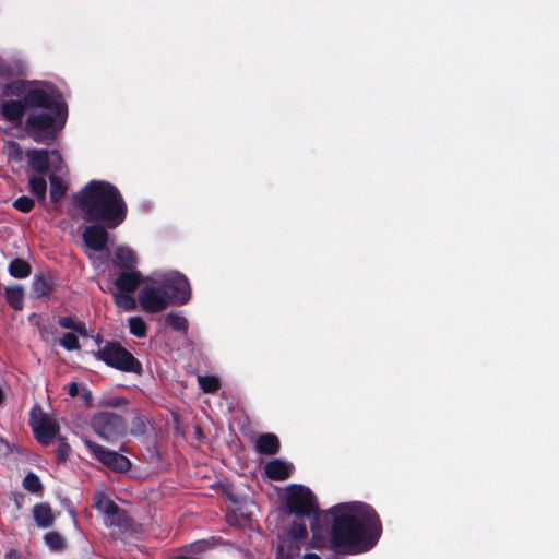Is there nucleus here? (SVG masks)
I'll list each match as a JSON object with an SVG mask.
<instances>
[{"mask_svg":"<svg viewBox=\"0 0 559 559\" xmlns=\"http://www.w3.org/2000/svg\"><path fill=\"white\" fill-rule=\"evenodd\" d=\"M2 114L14 122L21 121L23 115L27 114V132L39 142L56 130V120L61 115L60 95L51 86H33L25 91L23 102H4Z\"/></svg>","mask_w":559,"mask_h":559,"instance_id":"f257e3e1","label":"nucleus"},{"mask_svg":"<svg viewBox=\"0 0 559 559\" xmlns=\"http://www.w3.org/2000/svg\"><path fill=\"white\" fill-rule=\"evenodd\" d=\"M380 522L376 512L367 504L341 506L331 531L335 548L348 554L370 549L380 535Z\"/></svg>","mask_w":559,"mask_h":559,"instance_id":"f03ea898","label":"nucleus"},{"mask_svg":"<svg viewBox=\"0 0 559 559\" xmlns=\"http://www.w3.org/2000/svg\"><path fill=\"white\" fill-rule=\"evenodd\" d=\"M76 202L87 222H102L108 228L118 227L126 218L127 205L119 190L106 181H91L76 195Z\"/></svg>","mask_w":559,"mask_h":559,"instance_id":"7ed1b4c3","label":"nucleus"},{"mask_svg":"<svg viewBox=\"0 0 559 559\" xmlns=\"http://www.w3.org/2000/svg\"><path fill=\"white\" fill-rule=\"evenodd\" d=\"M95 357L104 361L106 365L124 372H134L140 374L142 371L141 362L116 342H107L95 353Z\"/></svg>","mask_w":559,"mask_h":559,"instance_id":"20e7f679","label":"nucleus"},{"mask_svg":"<svg viewBox=\"0 0 559 559\" xmlns=\"http://www.w3.org/2000/svg\"><path fill=\"white\" fill-rule=\"evenodd\" d=\"M156 284L167 292L171 304H187L191 297V287L188 278L179 272H169L156 278Z\"/></svg>","mask_w":559,"mask_h":559,"instance_id":"39448f33","label":"nucleus"},{"mask_svg":"<svg viewBox=\"0 0 559 559\" xmlns=\"http://www.w3.org/2000/svg\"><path fill=\"white\" fill-rule=\"evenodd\" d=\"M29 425L41 444H49L59 432V425L55 418L43 412L39 406H34L29 414Z\"/></svg>","mask_w":559,"mask_h":559,"instance_id":"423d86ee","label":"nucleus"},{"mask_svg":"<svg viewBox=\"0 0 559 559\" xmlns=\"http://www.w3.org/2000/svg\"><path fill=\"white\" fill-rule=\"evenodd\" d=\"M139 304L145 312L156 313L166 309L170 304L167 292L162 287V284L145 285L139 294Z\"/></svg>","mask_w":559,"mask_h":559,"instance_id":"0eeeda50","label":"nucleus"},{"mask_svg":"<svg viewBox=\"0 0 559 559\" xmlns=\"http://www.w3.org/2000/svg\"><path fill=\"white\" fill-rule=\"evenodd\" d=\"M92 426L95 432L105 440L121 436L126 430L123 419L119 415L108 412L95 415Z\"/></svg>","mask_w":559,"mask_h":559,"instance_id":"6e6552de","label":"nucleus"},{"mask_svg":"<svg viewBox=\"0 0 559 559\" xmlns=\"http://www.w3.org/2000/svg\"><path fill=\"white\" fill-rule=\"evenodd\" d=\"M94 507L104 514L107 526L127 527L129 518L124 510L120 509L104 493H97L94 498Z\"/></svg>","mask_w":559,"mask_h":559,"instance_id":"1a4fd4ad","label":"nucleus"},{"mask_svg":"<svg viewBox=\"0 0 559 559\" xmlns=\"http://www.w3.org/2000/svg\"><path fill=\"white\" fill-rule=\"evenodd\" d=\"M86 449L104 465L116 472H126L130 468V461L116 451L106 449L91 440H84Z\"/></svg>","mask_w":559,"mask_h":559,"instance_id":"9d476101","label":"nucleus"},{"mask_svg":"<svg viewBox=\"0 0 559 559\" xmlns=\"http://www.w3.org/2000/svg\"><path fill=\"white\" fill-rule=\"evenodd\" d=\"M25 156L27 157L32 169L40 175H44L49 170L50 163L55 170H61L62 159L57 151L49 152L47 150H28L25 153Z\"/></svg>","mask_w":559,"mask_h":559,"instance_id":"9b49d317","label":"nucleus"},{"mask_svg":"<svg viewBox=\"0 0 559 559\" xmlns=\"http://www.w3.org/2000/svg\"><path fill=\"white\" fill-rule=\"evenodd\" d=\"M287 503L290 512L298 515H308L314 510V498L312 492L308 488L301 486L290 489Z\"/></svg>","mask_w":559,"mask_h":559,"instance_id":"f8f14e48","label":"nucleus"},{"mask_svg":"<svg viewBox=\"0 0 559 559\" xmlns=\"http://www.w3.org/2000/svg\"><path fill=\"white\" fill-rule=\"evenodd\" d=\"M108 237V233L103 226L87 225L82 228L84 245L92 251H105L107 249Z\"/></svg>","mask_w":559,"mask_h":559,"instance_id":"ddd939ff","label":"nucleus"},{"mask_svg":"<svg viewBox=\"0 0 559 559\" xmlns=\"http://www.w3.org/2000/svg\"><path fill=\"white\" fill-rule=\"evenodd\" d=\"M142 276L139 271H123L115 281V285L120 292L133 293L139 287Z\"/></svg>","mask_w":559,"mask_h":559,"instance_id":"4468645a","label":"nucleus"},{"mask_svg":"<svg viewBox=\"0 0 559 559\" xmlns=\"http://www.w3.org/2000/svg\"><path fill=\"white\" fill-rule=\"evenodd\" d=\"M293 471V465L281 460H273L265 465V473L274 480L286 479Z\"/></svg>","mask_w":559,"mask_h":559,"instance_id":"2eb2a0df","label":"nucleus"},{"mask_svg":"<svg viewBox=\"0 0 559 559\" xmlns=\"http://www.w3.org/2000/svg\"><path fill=\"white\" fill-rule=\"evenodd\" d=\"M32 513L36 525L40 528L50 527L55 522L52 510L47 503L35 504Z\"/></svg>","mask_w":559,"mask_h":559,"instance_id":"dca6fc26","label":"nucleus"},{"mask_svg":"<svg viewBox=\"0 0 559 559\" xmlns=\"http://www.w3.org/2000/svg\"><path fill=\"white\" fill-rule=\"evenodd\" d=\"M255 445L260 453L273 455L278 452L280 440L273 433H263L257 439Z\"/></svg>","mask_w":559,"mask_h":559,"instance_id":"f3484780","label":"nucleus"},{"mask_svg":"<svg viewBox=\"0 0 559 559\" xmlns=\"http://www.w3.org/2000/svg\"><path fill=\"white\" fill-rule=\"evenodd\" d=\"M136 262L134 252L126 247H118L115 251V265L119 266L120 269L127 270H134L133 266Z\"/></svg>","mask_w":559,"mask_h":559,"instance_id":"a211bd4d","label":"nucleus"},{"mask_svg":"<svg viewBox=\"0 0 559 559\" xmlns=\"http://www.w3.org/2000/svg\"><path fill=\"white\" fill-rule=\"evenodd\" d=\"M8 304L15 310H21L24 306V290L20 285L8 287L5 289Z\"/></svg>","mask_w":559,"mask_h":559,"instance_id":"6ab92c4d","label":"nucleus"},{"mask_svg":"<svg viewBox=\"0 0 559 559\" xmlns=\"http://www.w3.org/2000/svg\"><path fill=\"white\" fill-rule=\"evenodd\" d=\"M9 272L13 277L24 278L31 274V265L23 259H14L9 265Z\"/></svg>","mask_w":559,"mask_h":559,"instance_id":"aec40b11","label":"nucleus"},{"mask_svg":"<svg viewBox=\"0 0 559 559\" xmlns=\"http://www.w3.org/2000/svg\"><path fill=\"white\" fill-rule=\"evenodd\" d=\"M131 293L119 292L114 294L116 305L127 311L134 310L136 300L130 295Z\"/></svg>","mask_w":559,"mask_h":559,"instance_id":"412c9836","label":"nucleus"},{"mask_svg":"<svg viewBox=\"0 0 559 559\" xmlns=\"http://www.w3.org/2000/svg\"><path fill=\"white\" fill-rule=\"evenodd\" d=\"M66 190L67 187L59 177H50V199L52 202H58L64 195Z\"/></svg>","mask_w":559,"mask_h":559,"instance_id":"4be33fe9","label":"nucleus"},{"mask_svg":"<svg viewBox=\"0 0 559 559\" xmlns=\"http://www.w3.org/2000/svg\"><path fill=\"white\" fill-rule=\"evenodd\" d=\"M31 191L35 194L40 201H45L47 183L43 177H31L29 178Z\"/></svg>","mask_w":559,"mask_h":559,"instance_id":"5701e85b","label":"nucleus"},{"mask_svg":"<svg viewBox=\"0 0 559 559\" xmlns=\"http://www.w3.org/2000/svg\"><path fill=\"white\" fill-rule=\"evenodd\" d=\"M167 325L176 331H186L188 326L187 319L177 312H170L164 318Z\"/></svg>","mask_w":559,"mask_h":559,"instance_id":"b1692460","label":"nucleus"},{"mask_svg":"<svg viewBox=\"0 0 559 559\" xmlns=\"http://www.w3.org/2000/svg\"><path fill=\"white\" fill-rule=\"evenodd\" d=\"M46 545L53 551L64 549L66 543L58 532H49L44 537Z\"/></svg>","mask_w":559,"mask_h":559,"instance_id":"393cba45","label":"nucleus"},{"mask_svg":"<svg viewBox=\"0 0 559 559\" xmlns=\"http://www.w3.org/2000/svg\"><path fill=\"white\" fill-rule=\"evenodd\" d=\"M50 292L49 283L41 276L35 277L32 284V293L35 298L48 295Z\"/></svg>","mask_w":559,"mask_h":559,"instance_id":"a878e982","label":"nucleus"},{"mask_svg":"<svg viewBox=\"0 0 559 559\" xmlns=\"http://www.w3.org/2000/svg\"><path fill=\"white\" fill-rule=\"evenodd\" d=\"M129 328L131 334L136 337H144L146 335V324L140 317H132L129 319Z\"/></svg>","mask_w":559,"mask_h":559,"instance_id":"bb28decb","label":"nucleus"},{"mask_svg":"<svg viewBox=\"0 0 559 559\" xmlns=\"http://www.w3.org/2000/svg\"><path fill=\"white\" fill-rule=\"evenodd\" d=\"M198 382L204 392H214L218 389V380L215 377L200 376Z\"/></svg>","mask_w":559,"mask_h":559,"instance_id":"cd10ccee","label":"nucleus"},{"mask_svg":"<svg viewBox=\"0 0 559 559\" xmlns=\"http://www.w3.org/2000/svg\"><path fill=\"white\" fill-rule=\"evenodd\" d=\"M23 486L31 492H38L41 489V483L39 478L33 473H29L25 476Z\"/></svg>","mask_w":559,"mask_h":559,"instance_id":"c85d7f7f","label":"nucleus"},{"mask_svg":"<svg viewBox=\"0 0 559 559\" xmlns=\"http://www.w3.org/2000/svg\"><path fill=\"white\" fill-rule=\"evenodd\" d=\"M13 206L20 212L28 213L34 207V201L31 198L23 195L14 201Z\"/></svg>","mask_w":559,"mask_h":559,"instance_id":"c756f323","label":"nucleus"},{"mask_svg":"<svg viewBox=\"0 0 559 559\" xmlns=\"http://www.w3.org/2000/svg\"><path fill=\"white\" fill-rule=\"evenodd\" d=\"M59 343L62 347L68 350H74L79 348V341L75 334L67 333L60 340Z\"/></svg>","mask_w":559,"mask_h":559,"instance_id":"7c9ffc66","label":"nucleus"},{"mask_svg":"<svg viewBox=\"0 0 559 559\" xmlns=\"http://www.w3.org/2000/svg\"><path fill=\"white\" fill-rule=\"evenodd\" d=\"M289 535L294 539H301L307 535L306 525L302 522H294L289 528Z\"/></svg>","mask_w":559,"mask_h":559,"instance_id":"2f4dec72","label":"nucleus"},{"mask_svg":"<svg viewBox=\"0 0 559 559\" xmlns=\"http://www.w3.org/2000/svg\"><path fill=\"white\" fill-rule=\"evenodd\" d=\"M7 154L9 156V158H12L14 160H23L24 158V152L22 151V148L16 144V143H9L7 145Z\"/></svg>","mask_w":559,"mask_h":559,"instance_id":"473e14b6","label":"nucleus"},{"mask_svg":"<svg viewBox=\"0 0 559 559\" xmlns=\"http://www.w3.org/2000/svg\"><path fill=\"white\" fill-rule=\"evenodd\" d=\"M56 453H57V457L60 461L67 460L70 454V445L62 438L59 439V444L56 450Z\"/></svg>","mask_w":559,"mask_h":559,"instance_id":"72a5a7b5","label":"nucleus"},{"mask_svg":"<svg viewBox=\"0 0 559 559\" xmlns=\"http://www.w3.org/2000/svg\"><path fill=\"white\" fill-rule=\"evenodd\" d=\"M58 322L64 329L79 330V324L71 317H61Z\"/></svg>","mask_w":559,"mask_h":559,"instance_id":"f704fd0d","label":"nucleus"},{"mask_svg":"<svg viewBox=\"0 0 559 559\" xmlns=\"http://www.w3.org/2000/svg\"><path fill=\"white\" fill-rule=\"evenodd\" d=\"M209 546V543L205 542V540H198L195 543H193L190 548L193 550V551H197V552H201V551H204Z\"/></svg>","mask_w":559,"mask_h":559,"instance_id":"c9c22d12","label":"nucleus"},{"mask_svg":"<svg viewBox=\"0 0 559 559\" xmlns=\"http://www.w3.org/2000/svg\"><path fill=\"white\" fill-rule=\"evenodd\" d=\"M79 392H80V386L78 383L75 382H72L68 385V393L72 396V397H75L79 395Z\"/></svg>","mask_w":559,"mask_h":559,"instance_id":"e433bc0d","label":"nucleus"},{"mask_svg":"<svg viewBox=\"0 0 559 559\" xmlns=\"http://www.w3.org/2000/svg\"><path fill=\"white\" fill-rule=\"evenodd\" d=\"M126 403H127V401L124 399L120 397V399H115V401L112 402V405L119 406V405H123Z\"/></svg>","mask_w":559,"mask_h":559,"instance_id":"4c0bfd02","label":"nucleus"},{"mask_svg":"<svg viewBox=\"0 0 559 559\" xmlns=\"http://www.w3.org/2000/svg\"><path fill=\"white\" fill-rule=\"evenodd\" d=\"M277 559H290V557L289 556H284L283 555V547H280L278 551H277Z\"/></svg>","mask_w":559,"mask_h":559,"instance_id":"58836bf2","label":"nucleus"},{"mask_svg":"<svg viewBox=\"0 0 559 559\" xmlns=\"http://www.w3.org/2000/svg\"><path fill=\"white\" fill-rule=\"evenodd\" d=\"M304 559H321V558L316 554H306L304 556Z\"/></svg>","mask_w":559,"mask_h":559,"instance_id":"ea45409f","label":"nucleus"},{"mask_svg":"<svg viewBox=\"0 0 559 559\" xmlns=\"http://www.w3.org/2000/svg\"><path fill=\"white\" fill-rule=\"evenodd\" d=\"M173 559H200V558H195V557H188V556H177Z\"/></svg>","mask_w":559,"mask_h":559,"instance_id":"a19ab883","label":"nucleus"}]
</instances>
